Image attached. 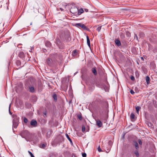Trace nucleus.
I'll return each mask as SVG.
<instances>
[{
	"label": "nucleus",
	"instance_id": "obj_29",
	"mask_svg": "<svg viewBox=\"0 0 157 157\" xmlns=\"http://www.w3.org/2000/svg\"><path fill=\"white\" fill-rule=\"evenodd\" d=\"M85 127L84 126H83L82 128V131L83 132H84L85 131Z\"/></svg>",
	"mask_w": 157,
	"mask_h": 157
},
{
	"label": "nucleus",
	"instance_id": "obj_40",
	"mask_svg": "<svg viewBox=\"0 0 157 157\" xmlns=\"http://www.w3.org/2000/svg\"><path fill=\"white\" fill-rule=\"evenodd\" d=\"M102 111H100V115L101 116L102 115Z\"/></svg>",
	"mask_w": 157,
	"mask_h": 157
},
{
	"label": "nucleus",
	"instance_id": "obj_9",
	"mask_svg": "<svg viewBox=\"0 0 157 157\" xmlns=\"http://www.w3.org/2000/svg\"><path fill=\"white\" fill-rule=\"evenodd\" d=\"M18 55L20 58L22 59H24L25 57V55L24 53L23 52H20L19 54Z\"/></svg>",
	"mask_w": 157,
	"mask_h": 157
},
{
	"label": "nucleus",
	"instance_id": "obj_43",
	"mask_svg": "<svg viewBox=\"0 0 157 157\" xmlns=\"http://www.w3.org/2000/svg\"><path fill=\"white\" fill-rule=\"evenodd\" d=\"M36 143V142H33V143H34V144H35Z\"/></svg>",
	"mask_w": 157,
	"mask_h": 157
},
{
	"label": "nucleus",
	"instance_id": "obj_32",
	"mask_svg": "<svg viewBox=\"0 0 157 157\" xmlns=\"http://www.w3.org/2000/svg\"><path fill=\"white\" fill-rule=\"evenodd\" d=\"M130 78L132 81H134L135 80L134 77L132 75L131 76Z\"/></svg>",
	"mask_w": 157,
	"mask_h": 157
},
{
	"label": "nucleus",
	"instance_id": "obj_3",
	"mask_svg": "<svg viewBox=\"0 0 157 157\" xmlns=\"http://www.w3.org/2000/svg\"><path fill=\"white\" fill-rule=\"evenodd\" d=\"M35 89L33 85H29L28 86V90L31 93H34L35 92Z\"/></svg>",
	"mask_w": 157,
	"mask_h": 157
},
{
	"label": "nucleus",
	"instance_id": "obj_35",
	"mask_svg": "<svg viewBox=\"0 0 157 157\" xmlns=\"http://www.w3.org/2000/svg\"><path fill=\"white\" fill-rule=\"evenodd\" d=\"M82 156L83 157H86V154L85 153H82Z\"/></svg>",
	"mask_w": 157,
	"mask_h": 157
},
{
	"label": "nucleus",
	"instance_id": "obj_33",
	"mask_svg": "<svg viewBox=\"0 0 157 157\" xmlns=\"http://www.w3.org/2000/svg\"><path fill=\"white\" fill-rule=\"evenodd\" d=\"M130 93L132 94H135L134 92L132 90H131L130 91Z\"/></svg>",
	"mask_w": 157,
	"mask_h": 157
},
{
	"label": "nucleus",
	"instance_id": "obj_28",
	"mask_svg": "<svg viewBox=\"0 0 157 157\" xmlns=\"http://www.w3.org/2000/svg\"><path fill=\"white\" fill-rule=\"evenodd\" d=\"M28 152L29 153V154L30 155L31 157H35L33 155L32 153L30 151H28Z\"/></svg>",
	"mask_w": 157,
	"mask_h": 157
},
{
	"label": "nucleus",
	"instance_id": "obj_14",
	"mask_svg": "<svg viewBox=\"0 0 157 157\" xmlns=\"http://www.w3.org/2000/svg\"><path fill=\"white\" fill-rule=\"evenodd\" d=\"M46 62L48 65H50L52 62V60L48 58L47 59Z\"/></svg>",
	"mask_w": 157,
	"mask_h": 157
},
{
	"label": "nucleus",
	"instance_id": "obj_48",
	"mask_svg": "<svg viewBox=\"0 0 157 157\" xmlns=\"http://www.w3.org/2000/svg\"><path fill=\"white\" fill-rule=\"evenodd\" d=\"M123 36H124V34H122Z\"/></svg>",
	"mask_w": 157,
	"mask_h": 157
},
{
	"label": "nucleus",
	"instance_id": "obj_15",
	"mask_svg": "<svg viewBox=\"0 0 157 157\" xmlns=\"http://www.w3.org/2000/svg\"><path fill=\"white\" fill-rule=\"evenodd\" d=\"M66 137H67V139H68V140L70 141L71 144H73V143H72V142L71 140V138H70L69 135L67 134H66Z\"/></svg>",
	"mask_w": 157,
	"mask_h": 157
},
{
	"label": "nucleus",
	"instance_id": "obj_2",
	"mask_svg": "<svg viewBox=\"0 0 157 157\" xmlns=\"http://www.w3.org/2000/svg\"><path fill=\"white\" fill-rule=\"evenodd\" d=\"M70 12L74 15L77 16V13L78 11V9L75 6H73L70 9Z\"/></svg>",
	"mask_w": 157,
	"mask_h": 157
},
{
	"label": "nucleus",
	"instance_id": "obj_10",
	"mask_svg": "<svg viewBox=\"0 0 157 157\" xmlns=\"http://www.w3.org/2000/svg\"><path fill=\"white\" fill-rule=\"evenodd\" d=\"M114 42L115 44L118 46H119L121 45V42L118 39H116L114 40Z\"/></svg>",
	"mask_w": 157,
	"mask_h": 157
},
{
	"label": "nucleus",
	"instance_id": "obj_47",
	"mask_svg": "<svg viewBox=\"0 0 157 157\" xmlns=\"http://www.w3.org/2000/svg\"><path fill=\"white\" fill-rule=\"evenodd\" d=\"M35 97V98L36 99V97Z\"/></svg>",
	"mask_w": 157,
	"mask_h": 157
},
{
	"label": "nucleus",
	"instance_id": "obj_27",
	"mask_svg": "<svg viewBox=\"0 0 157 157\" xmlns=\"http://www.w3.org/2000/svg\"><path fill=\"white\" fill-rule=\"evenodd\" d=\"M16 63L17 65L19 66L21 65V63L19 60H17L16 61Z\"/></svg>",
	"mask_w": 157,
	"mask_h": 157
},
{
	"label": "nucleus",
	"instance_id": "obj_4",
	"mask_svg": "<svg viewBox=\"0 0 157 157\" xmlns=\"http://www.w3.org/2000/svg\"><path fill=\"white\" fill-rule=\"evenodd\" d=\"M76 26L78 27H80L84 30H85L86 29V26L84 24H82L81 23H78L76 24Z\"/></svg>",
	"mask_w": 157,
	"mask_h": 157
},
{
	"label": "nucleus",
	"instance_id": "obj_36",
	"mask_svg": "<svg viewBox=\"0 0 157 157\" xmlns=\"http://www.w3.org/2000/svg\"><path fill=\"white\" fill-rule=\"evenodd\" d=\"M78 118L80 120H81L82 119V116L80 115L78 116Z\"/></svg>",
	"mask_w": 157,
	"mask_h": 157
},
{
	"label": "nucleus",
	"instance_id": "obj_34",
	"mask_svg": "<svg viewBox=\"0 0 157 157\" xmlns=\"http://www.w3.org/2000/svg\"><path fill=\"white\" fill-rule=\"evenodd\" d=\"M134 39H136V40H138V36H137V35L136 34H135V35H134Z\"/></svg>",
	"mask_w": 157,
	"mask_h": 157
},
{
	"label": "nucleus",
	"instance_id": "obj_31",
	"mask_svg": "<svg viewBox=\"0 0 157 157\" xmlns=\"http://www.w3.org/2000/svg\"><path fill=\"white\" fill-rule=\"evenodd\" d=\"M98 151L99 152L102 151V150H101L100 146H99L98 147Z\"/></svg>",
	"mask_w": 157,
	"mask_h": 157
},
{
	"label": "nucleus",
	"instance_id": "obj_24",
	"mask_svg": "<svg viewBox=\"0 0 157 157\" xmlns=\"http://www.w3.org/2000/svg\"><path fill=\"white\" fill-rule=\"evenodd\" d=\"M46 46L49 47L51 46V43L49 41L46 42Z\"/></svg>",
	"mask_w": 157,
	"mask_h": 157
},
{
	"label": "nucleus",
	"instance_id": "obj_18",
	"mask_svg": "<svg viewBox=\"0 0 157 157\" xmlns=\"http://www.w3.org/2000/svg\"><path fill=\"white\" fill-rule=\"evenodd\" d=\"M52 97L55 101H56L57 100V96L56 94H53Z\"/></svg>",
	"mask_w": 157,
	"mask_h": 157
},
{
	"label": "nucleus",
	"instance_id": "obj_45",
	"mask_svg": "<svg viewBox=\"0 0 157 157\" xmlns=\"http://www.w3.org/2000/svg\"><path fill=\"white\" fill-rule=\"evenodd\" d=\"M60 10H63V9H62V8H60Z\"/></svg>",
	"mask_w": 157,
	"mask_h": 157
},
{
	"label": "nucleus",
	"instance_id": "obj_8",
	"mask_svg": "<svg viewBox=\"0 0 157 157\" xmlns=\"http://www.w3.org/2000/svg\"><path fill=\"white\" fill-rule=\"evenodd\" d=\"M13 118V121H19V118L16 114H13L12 116Z\"/></svg>",
	"mask_w": 157,
	"mask_h": 157
},
{
	"label": "nucleus",
	"instance_id": "obj_37",
	"mask_svg": "<svg viewBox=\"0 0 157 157\" xmlns=\"http://www.w3.org/2000/svg\"><path fill=\"white\" fill-rule=\"evenodd\" d=\"M138 143L140 144H142V142L140 140H139Z\"/></svg>",
	"mask_w": 157,
	"mask_h": 157
},
{
	"label": "nucleus",
	"instance_id": "obj_20",
	"mask_svg": "<svg viewBox=\"0 0 157 157\" xmlns=\"http://www.w3.org/2000/svg\"><path fill=\"white\" fill-rule=\"evenodd\" d=\"M140 109V106H137L136 107V112L138 114L139 112Z\"/></svg>",
	"mask_w": 157,
	"mask_h": 157
},
{
	"label": "nucleus",
	"instance_id": "obj_38",
	"mask_svg": "<svg viewBox=\"0 0 157 157\" xmlns=\"http://www.w3.org/2000/svg\"><path fill=\"white\" fill-rule=\"evenodd\" d=\"M44 117H46L47 116V115H46V112H44Z\"/></svg>",
	"mask_w": 157,
	"mask_h": 157
},
{
	"label": "nucleus",
	"instance_id": "obj_39",
	"mask_svg": "<svg viewBox=\"0 0 157 157\" xmlns=\"http://www.w3.org/2000/svg\"><path fill=\"white\" fill-rule=\"evenodd\" d=\"M10 107V106L9 107V108ZM9 113L10 115H12V113H11V112H10V109L9 108Z\"/></svg>",
	"mask_w": 157,
	"mask_h": 157
},
{
	"label": "nucleus",
	"instance_id": "obj_42",
	"mask_svg": "<svg viewBox=\"0 0 157 157\" xmlns=\"http://www.w3.org/2000/svg\"><path fill=\"white\" fill-rule=\"evenodd\" d=\"M2 20V19L0 20V24H1V23Z\"/></svg>",
	"mask_w": 157,
	"mask_h": 157
},
{
	"label": "nucleus",
	"instance_id": "obj_25",
	"mask_svg": "<svg viewBox=\"0 0 157 157\" xmlns=\"http://www.w3.org/2000/svg\"><path fill=\"white\" fill-rule=\"evenodd\" d=\"M46 147V145L44 144H43L40 146V147L42 148H44Z\"/></svg>",
	"mask_w": 157,
	"mask_h": 157
},
{
	"label": "nucleus",
	"instance_id": "obj_41",
	"mask_svg": "<svg viewBox=\"0 0 157 157\" xmlns=\"http://www.w3.org/2000/svg\"><path fill=\"white\" fill-rule=\"evenodd\" d=\"M85 11L87 12H88V10L87 9H85Z\"/></svg>",
	"mask_w": 157,
	"mask_h": 157
},
{
	"label": "nucleus",
	"instance_id": "obj_5",
	"mask_svg": "<svg viewBox=\"0 0 157 157\" xmlns=\"http://www.w3.org/2000/svg\"><path fill=\"white\" fill-rule=\"evenodd\" d=\"M30 125L34 127H36L37 125V122L36 121L32 120L30 122Z\"/></svg>",
	"mask_w": 157,
	"mask_h": 157
},
{
	"label": "nucleus",
	"instance_id": "obj_7",
	"mask_svg": "<svg viewBox=\"0 0 157 157\" xmlns=\"http://www.w3.org/2000/svg\"><path fill=\"white\" fill-rule=\"evenodd\" d=\"M95 120L96 121L97 125L99 127H101L102 125V122L99 120L95 119Z\"/></svg>",
	"mask_w": 157,
	"mask_h": 157
},
{
	"label": "nucleus",
	"instance_id": "obj_26",
	"mask_svg": "<svg viewBox=\"0 0 157 157\" xmlns=\"http://www.w3.org/2000/svg\"><path fill=\"white\" fill-rule=\"evenodd\" d=\"M24 121L25 123V124L27 123L28 121V120L27 119L26 117H24Z\"/></svg>",
	"mask_w": 157,
	"mask_h": 157
},
{
	"label": "nucleus",
	"instance_id": "obj_12",
	"mask_svg": "<svg viewBox=\"0 0 157 157\" xmlns=\"http://www.w3.org/2000/svg\"><path fill=\"white\" fill-rule=\"evenodd\" d=\"M86 37L87 43V44H88V46H89V47H90V40L89 37L88 36H86Z\"/></svg>",
	"mask_w": 157,
	"mask_h": 157
},
{
	"label": "nucleus",
	"instance_id": "obj_6",
	"mask_svg": "<svg viewBox=\"0 0 157 157\" xmlns=\"http://www.w3.org/2000/svg\"><path fill=\"white\" fill-rule=\"evenodd\" d=\"M19 121H13V128H16L19 124Z\"/></svg>",
	"mask_w": 157,
	"mask_h": 157
},
{
	"label": "nucleus",
	"instance_id": "obj_21",
	"mask_svg": "<svg viewBox=\"0 0 157 157\" xmlns=\"http://www.w3.org/2000/svg\"><path fill=\"white\" fill-rule=\"evenodd\" d=\"M134 153L136 155V156L138 157L139 156V153L138 151H135L134 152Z\"/></svg>",
	"mask_w": 157,
	"mask_h": 157
},
{
	"label": "nucleus",
	"instance_id": "obj_46",
	"mask_svg": "<svg viewBox=\"0 0 157 157\" xmlns=\"http://www.w3.org/2000/svg\"><path fill=\"white\" fill-rule=\"evenodd\" d=\"M2 0H0V2H1L2 1Z\"/></svg>",
	"mask_w": 157,
	"mask_h": 157
},
{
	"label": "nucleus",
	"instance_id": "obj_13",
	"mask_svg": "<svg viewBox=\"0 0 157 157\" xmlns=\"http://www.w3.org/2000/svg\"><path fill=\"white\" fill-rule=\"evenodd\" d=\"M92 71L94 75H97V71L96 69L95 68H92Z\"/></svg>",
	"mask_w": 157,
	"mask_h": 157
},
{
	"label": "nucleus",
	"instance_id": "obj_30",
	"mask_svg": "<svg viewBox=\"0 0 157 157\" xmlns=\"http://www.w3.org/2000/svg\"><path fill=\"white\" fill-rule=\"evenodd\" d=\"M101 26H99V27H98L97 29V31H98V32H99L100 31V30H101Z\"/></svg>",
	"mask_w": 157,
	"mask_h": 157
},
{
	"label": "nucleus",
	"instance_id": "obj_19",
	"mask_svg": "<svg viewBox=\"0 0 157 157\" xmlns=\"http://www.w3.org/2000/svg\"><path fill=\"white\" fill-rule=\"evenodd\" d=\"M134 145H135V147L136 149H138L139 148V145L137 142H135L134 143Z\"/></svg>",
	"mask_w": 157,
	"mask_h": 157
},
{
	"label": "nucleus",
	"instance_id": "obj_11",
	"mask_svg": "<svg viewBox=\"0 0 157 157\" xmlns=\"http://www.w3.org/2000/svg\"><path fill=\"white\" fill-rule=\"evenodd\" d=\"M84 12L83 10L82 9H80L79 10L78 9V11L77 13V15H78L81 14L82 13Z\"/></svg>",
	"mask_w": 157,
	"mask_h": 157
},
{
	"label": "nucleus",
	"instance_id": "obj_16",
	"mask_svg": "<svg viewBox=\"0 0 157 157\" xmlns=\"http://www.w3.org/2000/svg\"><path fill=\"white\" fill-rule=\"evenodd\" d=\"M146 80L147 82V84L150 83V78L149 77L147 76L146 78Z\"/></svg>",
	"mask_w": 157,
	"mask_h": 157
},
{
	"label": "nucleus",
	"instance_id": "obj_1",
	"mask_svg": "<svg viewBox=\"0 0 157 157\" xmlns=\"http://www.w3.org/2000/svg\"><path fill=\"white\" fill-rule=\"evenodd\" d=\"M29 133L28 131L26 130L23 131L21 133V136L23 138H25V140L27 141H30V140L27 138L29 136Z\"/></svg>",
	"mask_w": 157,
	"mask_h": 157
},
{
	"label": "nucleus",
	"instance_id": "obj_22",
	"mask_svg": "<svg viewBox=\"0 0 157 157\" xmlns=\"http://www.w3.org/2000/svg\"><path fill=\"white\" fill-rule=\"evenodd\" d=\"M153 52L155 53L157 52V47H154L153 49Z\"/></svg>",
	"mask_w": 157,
	"mask_h": 157
},
{
	"label": "nucleus",
	"instance_id": "obj_17",
	"mask_svg": "<svg viewBox=\"0 0 157 157\" xmlns=\"http://www.w3.org/2000/svg\"><path fill=\"white\" fill-rule=\"evenodd\" d=\"M77 54V51L76 50H74L72 52V55L73 56H74L76 55Z\"/></svg>",
	"mask_w": 157,
	"mask_h": 157
},
{
	"label": "nucleus",
	"instance_id": "obj_23",
	"mask_svg": "<svg viewBox=\"0 0 157 157\" xmlns=\"http://www.w3.org/2000/svg\"><path fill=\"white\" fill-rule=\"evenodd\" d=\"M130 117L132 119H134L135 118V115L133 113H131L130 115Z\"/></svg>",
	"mask_w": 157,
	"mask_h": 157
},
{
	"label": "nucleus",
	"instance_id": "obj_44",
	"mask_svg": "<svg viewBox=\"0 0 157 157\" xmlns=\"http://www.w3.org/2000/svg\"><path fill=\"white\" fill-rule=\"evenodd\" d=\"M78 73V72H76V73H75V74H76V73Z\"/></svg>",
	"mask_w": 157,
	"mask_h": 157
}]
</instances>
